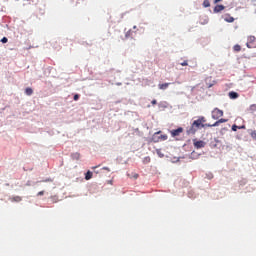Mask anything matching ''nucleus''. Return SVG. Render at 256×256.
I'll list each match as a JSON object with an SVG mask.
<instances>
[{"label": "nucleus", "instance_id": "obj_4", "mask_svg": "<svg viewBox=\"0 0 256 256\" xmlns=\"http://www.w3.org/2000/svg\"><path fill=\"white\" fill-rule=\"evenodd\" d=\"M224 115V112L218 108H215L213 111H212V118L214 120H218L219 118H221L222 116Z\"/></svg>", "mask_w": 256, "mask_h": 256}, {"label": "nucleus", "instance_id": "obj_30", "mask_svg": "<svg viewBox=\"0 0 256 256\" xmlns=\"http://www.w3.org/2000/svg\"><path fill=\"white\" fill-rule=\"evenodd\" d=\"M151 103H152L153 105H156V104H157V101H156V100H153Z\"/></svg>", "mask_w": 256, "mask_h": 256}, {"label": "nucleus", "instance_id": "obj_29", "mask_svg": "<svg viewBox=\"0 0 256 256\" xmlns=\"http://www.w3.org/2000/svg\"><path fill=\"white\" fill-rule=\"evenodd\" d=\"M239 129H245L246 126L245 125H242V126H238Z\"/></svg>", "mask_w": 256, "mask_h": 256}, {"label": "nucleus", "instance_id": "obj_2", "mask_svg": "<svg viewBox=\"0 0 256 256\" xmlns=\"http://www.w3.org/2000/svg\"><path fill=\"white\" fill-rule=\"evenodd\" d=\"M193 146L196 150L203 149L206 146V142L203 140L193 139Z\"/></svg>", "mask_w": 256, "mask_h": 256}, {"label": "nucleus", "instance_id": "obj_8", "mask_svg": "<svg viewBox=\"0 0 256 256\" xmlns=\"http://www.w3.org/2000/svg\"><path fill=\"white\" fill-rule=\"evenodd\" d=\"M10 202L12 203H20L22 201L21 196H12L9 198Z\"/></svg>", "mask_w": 256, "mask_h": 256}, {"label": "nucleus", "instance_id": "obj_33", "mask_svg": "<svg viewBox=\"0 0 256 256\" xmlns=\"http://www.w3.org/2000/svg\"><path fill=\"white\" fill-rule=\"evenodd\" d=\"M137 27L136 26H133V29H136Z\"/></svg>", "mask_w": 256, "mask_h": 256}, {"label": "nucleus", "instance_id": "obj_23", "mask_svg": "<svg viewBox=\"0 0 256 256\" xmlns=\"http://www.w3.org/2000/svg\"><path fill=\"white\" fill-rule=\"evenodd\" d=\"M131 178H133V179H138V178H139V175L136 174V173H133L132 176H131Z\"/></svg>", "mask_w": 256, "mask_h": 256}, {"label": "nucleus", "instance_id": "obj_32", "mask_svg": "<svg viewBox=\"0 0 256 256\" xmlns=\"http://www.w3.org/2000/svg\"><path fill=\"white\" fill-rule=\"evenodd\" d=\"M98 166L93 167L92 169H96Z\"/></svg>", "mask_w": 256, "mask_h": 256}, {"label": "nucleus", "instance_id": "obj_7", "mask_svg": "<svg viewBox=\"0 0 256 256\" xmlns=\"http://www.w3.org/2000/svg\"><path fill=\"white\" fill-rule=\"evenodd\" d=\"M159 134H161V131H157L154 133V135L152 136V142L153 143H159L160 142V136H158Z\"/></svg>", "mask_w": 256, "mask_h": 256}, {"label": "nucleus", "instance_id": "obj_11", "mask_svg": "<svg viewBox=\"0 0 256 256\" xmlns=\"http://www.w3.org/2000/svg\"><path fill=\"white\" fill-rule=\"evenodd\" d=\"M169 85H171V83L159 84V89L164 91V90H166L167 88H169Z\"/></svg>", "mask_w": 256, "mask_h": 256}, {"label": "nucleus", "instance_id": "obj_9", "mask_svg": "<svg viewBox=\"0 0 256 256\" xmlns=\"http://www.w3.org/2000/svg\"><path fill=\"white\" fill-rule=\"evenodd\" d=\"M214 84H215V81L214 80L212 81V77L206 78V86L208 88H212L214 86Z\"/></svg>", "mask_w": 256, "mask_h": 256}, {"label": "nucleus", "instance_id": "obj_18", "mask_svg": "<svg viewBox=\"0 0 256 256\" xmlns=\"http://www.w3.org/2000/svg\"><path fill=\"white\" fill-rule=\"evenodd\" d=\"M160 141H166L168 139V136L166 134H162L159 136Z\"/></svg>", "mask_w": 256, "mask_h": 256}, {"label": "nucleus", "instance_id": "obj_19", "mask_svg": "<svg viewBox=\"0 0 256 256\" xmlns=\"http://www.w3.org/2000/svg\"><path fill=\"white\" fill-rule=\"evenodd\" d=\"M239 129V126L237 124L232 125V131L237 132Z\"/></svg>", "mask_w": 256, "mask_h": 256}, {"label": "nucleus", "instance_id": "obj_25", "mask_svg": "<svg viewBox=\"0 0 256 256\" xmlns=\"http://www.w3.org/2000/svg\"><path fill=\"white\" fill-rule=\"evenodd\" d=\"M79 94H75L74 96H73V100H75V101H77V100H79Z\"/></svg>", "mask_w": 256, "mask_h": 256}, {"label": "nucleus", "instance_id": "obj_6", "mask_svg": "<svg viewBox=\"0 0 256 256\" xmlns=\"http://www.w3.org/2000/svg\"><path fill=\"white\" fill-rule=\"evenodd\" d=\"M223 19L227 23H234L235 22V18L233 16H230L229 14H224Z\"/></svg>", "mask_w": 256, "mask_h": 256}, {"label": "nucleus", "instance_id": "obj_26", "mask_svg": "<svg viewBox=\"0 0 256 256\" xmlns=\"http://www.w3.org/2000/svg\"><path fill=\"white\" fill-rule=\"evenodd\" d=\"M44 195V191H39L37 196H43Z\"/></svg>", "mask_w": 256, "mask_h": 256}, {"label": "nucleus", "instance_id": "obj_27", "mask_svg": "<svg viewBox=\"0 0 256 256\" xmlns=\"http://www.w3.org/2000/svg\"><path fill=\"white\" fill-rule=\"evenodd\" d=\"M250 108H251L252 110H256V104L251 105Z\"/></svg>", "mask_w": 256, "mask_h": 256}, {"label": "nucleus", "instance_id": "obj_15", "mask_svg": "<svg viewBox=\"0 0 256 256\" xmlns=\"http://www.w3.org/2000/svg\"><path fill=\"white\" fill-rule=\"evenodd\" d=\"M25 93H26V95L30 96L33 94V89L28 87V88H26Z\"/></svg>", "mask_w": 256, "mask_h": 256}, {"label": "nucleus", "instance_id": "obj_22", "mask_svg": "<svg viewBox=\"0 0 256 256\" xmlns=\"http://www.w3.org/2000/svg\"><path fill=\"white\" fill-rule=\"evenodd\" d=\"M151 161V158L150 157H145L144 158V163H150Z\"/></svg>", "mask_w": 256, "mask_h": 256}, {"label": "nucleus", "instance_id": "obj_24", "mask_svg": "<svg viewBox=\"0 0 256 256\" xmlns=\"http://www.w3.org/2000/svg\"><path fill=\"white\" fill-rule=\"evenodd\" d=\"M1 42H2V43H7V42H8V38H7V37H3V38L1 39Z\"/></svg>", "mask_w": 256, "mask_h": 256}, {"label": "nucleus", "instance_id": "obj_3", "mask_svg": "<svg viewBox=\"0 0 256 256\" xmlns=\"http://www.w3.org/2000/svg\"><path fill=\"white\" fill-rule=\"evenodd\" d=\"M246 46L249 49L256 48V37L255 36H249L247 38Z\"/></svg>", "mask_w": 256, "mask_h": 256}, {"label": "nucleus", "instance_id": "obj_28", "mask_svg": "<svg viewBox=\"0 0 256 256\" xmlns=\"http://www.w3.org/2000/svg\"><path fill=\"white\" fill-rule=\"evenodd\" d=\"M102 169L111 172V169H109V167H103Z\"/></svg>", "mask_w": 256, "mask_h": 256}, {"label": "nucleus", "instance_id": "obj_16", "mask_svg": "<svg viewBox=\"0 0 256 256\" xmlns=\"http://www.w3.org/2000/svg\"><path fill=\"white\" fill-rule=\"evenodd\" d=\"M233 50L235 52H240L242 50L241 46L239 44H236L234 47H233Z\"/></svg>", "mask_w": 256, "mask_h": 256}, {"label": "nucleus", "instance_id": "obj_21", "mask_svg": "<svg viewBox=\"0 0 256 256\" xmlns=\"http://www.w3.org/2000/svg\"><path fill=\"white\" fill-rule=\"evenodd\" d=\"M180 65L182 67H186V66H188V61H183V62L180 63Z\"/></svg>", "mask_w": 256, "mask_h": 256}, {"label": "nucleus", "instance_id": "obj_1", "mask_svg": "<svg viewBox=\"0 0 256 256\" xmlns=\"http://www.w3.org/2000/svg\"><path fill=\"white\" fill-rule=\"evenodd\" d=\"M206 118L203 116L198 117V120H194L191 124V127L187 130V134L195 135L196 132L205 127H212L211 124H205Z\"/></svg>", "mask_w": 256, "mask_h": 256}, {"label": "nucleus", "instance_id": "obj_31", "mask_svg": "<svg viewBox=\"0 0 256 256\" xmlns=\"http://www.w3.org/2000/svg\"><path fill=\"white\" fill-rule=\"evenodd\" d=\"M222 0H215V3L221 2Z\"/></svg>", "mask_w": 256, "mask_h": 256}, {"label": "nucleus", "instance_id": "obj_14", "mask_svg": "<svg viewBox=\"0 0 256 256\" xmlns=\"http://www.w3.org/2000/svg\"><path fill=\"white\" fill-rule=\"evenodd\" d=\"M92 177H93V173H92L91 171H88V172L86 173L85 179H86L87 181H89L90 179H92Z\"/></svg>", "mask_w": 256, "mask_h": 256}, {"label": "nucleus", "instance_id": "obj_20", "mask_svg": "<svg viewBox=\"0 0 256 256\" xmlns=\"http://www.w3.org/2000/svg\"><path fill=\"white\" fill-rule=\"evenodd\" d=\"M203 5H204L205 8H208V7H210V2L208 0H205L203 2Z\"/></svg>", "mask_w": 256, "mask_h": 256}, {"label": "nucleus", "instance_id": "obj_10", "mask_svg": "<svg viewBox=\"0 0 256 256\" xmlns=\"http://www.w3.org/2000/svg\"><path fill=\"white\" fill-rule=\"evenodd\" d=\"M225 9L224 6H222V4H217L214 8V13H219L221 11H223Z\"/></svg>", "mask_w": 256, "mask_h": 256}, {"label": "nucleus", "instance_id": "obj_12", "mask_svg": "<svg viewBox=\"0 0 256 256\" xmlns=\"http://www.w3.org/2000/svg\"><path fill=\"white\" fill-rule=\"evenodd\" d=\"M227 121H228L227 119H220V120H217V122L215 124H211V126L217 127V126H219V124L226 123Z\"/></svg>", "mask_w": 256, "mask_h": 256}, {"label": "nucleus", "instance_id": "obj_13", "mask_svg": "<svg viewBox=\"0 0 256 256\" xmlns=\"http://www.w3.org/2000/svg\"><path fill=\"white\" fill-rule=\"evenodd\" d=\"M229 97L231 98V99H237L238 97H239V94L237 93V92H234V91H232V92H229Z\"/></svg>", "mask_w": 256, "mask_h": 256}, {"label": "nucleus", "instance_id": "obj_5", "mask_svg": "<svg viewBox=\"0 0 256 256\" xmlns=\"http://www.w3.org/2000/svg\"><path fill=\"white\" fill-rule=\"evenodd\" d=\"M184 132L183 127H178L177 129H173L170 131L172 137H178Z\"/></svg>", "mask_w": 256, "mask_h": 256}, {"label": "nucleus", "instance_id": "obj_17", "mask_svg": "<svg viewBox=\"0 0 256 256\" xmlns=\"http://www.w3.org/2000/svg\"><path fill=\"white\" fill-rule=\"evenodd\" d=\"M133 35V31L132 30H128L126 33H125V38H130L132 37Z\"/></svg>", "mask_w": 256, "mask_h": 256}]
</instances>
